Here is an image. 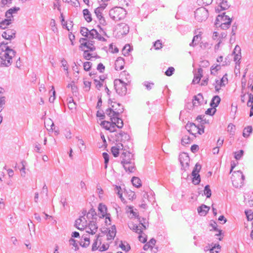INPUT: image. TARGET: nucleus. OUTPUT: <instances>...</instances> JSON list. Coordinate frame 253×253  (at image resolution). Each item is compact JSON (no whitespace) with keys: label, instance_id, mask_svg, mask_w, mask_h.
<instances>
[{"label":"nucleus","instance_id":"1","mask_svg":"<svg viewBox=\"0 0 253 253\" xmlns=\"http://www.w3.org/2000/svg\"><path fill=\"white\" fill-rule=\"evenodd\" d=\"M7 43L0 42V66L8 67L12 62L16 51L6 46Z\"/></svg>","mask_w":253,"mask_h":253},{"label":"nucleus","instance_id":"2","mask_svg":"<svg viewBox=\"0 0 253 253\" xmlns=\"http://www.w3.org/2000/svg\"><path fill=\"white\" fill-rule=\"evenodd\" d=\"M113 108H108L106 110V114L110 117L111 122H114L119 128L123 127L124 123L122 119L119 118L120 114L124 111V109L120 107L117 109L115 105L112 106Z\"/></svg>","mask_w":253,"mask_h":253},{"label":"nucleus","instance_id":"3","mask_svg":"<svg viewBox=\"0 0 253 253\" xmlns=\"http://www.w3.org/2000/svg\"><path fill=\"white\" fill-rule=\"evenodd\" d=\"M109 16L114 21H119L124 19L126 14L124 8L121 7H115L109 11Z\"/></svg>","mask_w":253,"mask_h":253},{"label":"nucleus","instance_id":"4","mask_svg":"<svg viewBox=\"0 0 253 253\" xmlns=\"http://www.w3.org/2000/svg\"><path fill=\"white\" fill-rule=\"evenodd\" d=\"M244 179L245 176L242 171L240 170L234 171L231 176L233 186L235 188L242 187L243 185Z\"/></svg>","mask_w":253,"mask_h":253},{"label":"nucleus","instance_id":"5","mask_svg":"<svg viewBox=\"0 0 253 253\" xmlns=\"http://www.w3.org/2000/svg\"><path fill=\"white\" fill-rule=\"evenodd\" d=\"M126 84L120 79L114 81V87L116 92L120 95H124L126 93Z\"/></svg>","mask_w":253,"mask_h":253},{"label":"nucleus","instance_id":"6","mask_svg":"<svg viewBox=\"0 0 253 253\" xmlns=\"http://www.w3.org/2000/svg\"><path fill=\"white\" fill-rule=\"evenodd\" d=\"M209 12L204 7H200L195 11V19L199 22L205 21L208 17Z\"/></svg>","mask_w":253,"mask_h":253},{"label":"nucleus","instance_id":"7","mask_svg":"<svg viewBox=\"0 0 253 253\" xmlns=\"http://www.w3.org/2000/svg\"><path fill=\"white\" fill-rule=\"evenodd\" d=\"M179 160L181 166V169L186 171L189 167L190 158L187 153H182L179 156Z\"/></svg>","mask_w":253,"mask_h":253},{"label":"nucleus","instance_id":"8","mask_svg":"<svg viewBox=\"0 0 253 253\" xmlns=\"http://www.w3.org/2000/svg\"><path fill=\"white\" fill-rule=\"evenodd\" d=\"M120 158L121 159V164L134 162L133 155L127 151H123V152L121 154Z\"/></svg>","mask_w":253,"mask_h":253},{"label":"nucleus","instance_id":"9","mask_svg":"<svg viewBox=\"0 0 253 253\" xmlns=\"http://www.w3.org/2000/svg\"><path fill=\"white\" fill-rule=\"evenodd\" d=\"M88 32V36L87 37V38L89 40L96 39L100 41H106V39L104 37H102L96 30L92 29L89 30Z\"/></svg>","mask_w":253,"mask_h":253},{"label":"nucleus","instance_id":"10","mask_svg":"<svg viewBox=\"0 0 253 253\" xmlns=\"http://www.w3.org/2000/svg\"><path fill=\"white\" fill-rule=\"evenodd\" d=\"M116 141L117 142H125L126 141L129 140L130 137L129 135L125 132L121 131L119 133L116 134Z\"/></svg>","mask_w":253,"mask_h":253},{"label":"nucleus","instance_id":"11","mask_svg":"<svg viewBox=\"0 0 253 253\" xmlns=\"http://www.w3.org/2000/svg\"><path fill=\"white\" fill-rule=\"evenodd\" d=\"M16 31L13 29H8L2 34V37L6 40H11L15 37Z\"/></svg>","mask_w":253,"mask_h":253},{"label":"nucleus","instance_id":"12","mask_svg":"<svg viewBox=\"0 0 253 253\" xmlns=\"http://www.w3.org/2000/svg\"><path fill=\"white\" fill-rule=\"evenodd\" d=\"M86 220L84 216H82L75 221V226L80 230H84Z\"/></svg>","mask_w":253,"mask_h":253},{"label":"nucleus","instance_id":"13","mask_svg":"<svg viewBox=\"0 0 253 253\" xmlns=\"http://www.w3.org/2000/svg\"><path fill=\"white\" fill-rule=\"evenodd\" d=\"M227 75L225 74L220 80H215V84H213L215 87V89L216 91H218L221 86H224L225 84H224V82L225 81H227V78L225 77Z\"/></svg>","mask_w":253,"mask_h":253},{"label":"nucleus","instance_id":"14","mask_svg":"<svg viewBox=\"0 0 253 253\" xmlns=\"http://www.w3.org/2000/svg\"><path fill=\"white\" fill-rule=\"evenodd\" d=\"M20 8L18 7H14L10 8L5 12V17L6 19H10V21L13 20V14L17 13V11L19 10Z\"/></svg>","mask_w":253,"mask_h":253},{"label":"nucleus","instance_id":"15","mask_svg":"<svg viewBox=\"0 0 253 253\" xmlns=\"http://www.w3.org/2000/svg\"><path fill=\"white\" fill-rule=\"evenodd\" d=\"M227 22V21H230L231 22V19L227 15H225V13H223L221 15H218L216 19L215 25L216 27L218 26V24H219V22Z\"/></svg>","mask_w":253,"mask_h":253},{"label":"nucleus","instance_id":"16","mask_svg":"<svg viewBox=\"0 0 253 253\" xmlns=\"http://www.w3.org/2000/svg\"><path fill=\"white\" fill-rule=\"evenodd\" d=\"M185 128L192 135H195L198 129L197 126L193 123H188L185 126Z\"/></svg>","mask_w":253,"mask_h":253},{"label":"nucleus","instance_id":"17","mask_svg":"<svg viewBox=\"0 0 253 253\" xmlns=\"http://www.w3.org/2000/svg\"><path fill=\"white\" fill-rule=\"evenodd\" d=\"M126 172L132 173L135 169L134 162L126 163L121 164Z\"/></svg>","mask_w":253,"mask_h":253},{"label":"nucleus","instance_id":"18","mask_svg":"<svg viewBox=\"0 0 253 253\" xmlns=\"http://www.w3.org/2000/svg\"><path fill=\"white\" fill-rule=\"evenodd\" d=\"M125 65V61L123 58L121 57H118L115 61V68L117 71L122 70Z\"/></svg>","mask_w":253,"mask_h":253},{"label":"nucleus","instance_id":"19","mask_svg":"<svg viewBox=\"0 0 253 253\" xmlns=\"http://www.w3.org/2000/svg\"><path fill=\"white\" fill-rule=\"evenodd\" d=\"M202 74L203 69L201 68H198L197 72L194 74V77L192 81V83L194 84L199 83L202 77Z\"/></svg>","mask_w":253,"mask_h":253},{"label":"nucleus","instance_id":"20","mask_svg":"<svg viewBox=\"0 0 253 253\" xmlns=\"http://www.w3.org/2000/svg\"><path fill=\"white\" fill-rule=\"evenodd\" d=\"M116 229L115 225L112 226L107 234V240H113L116 236Z\"/></svg>","mask_w":253,"mask_h":253},{"label":"nucleus","instance_id":"21","mask_svg":"<svg viewBox=\"0 0 253 253\" xmlns=\"http://www.w3.org/2000/svg\"><path fill=\"white\" fill-rule=\"evenodd\" d=\"M119 32L121 35H126L129 30V26L126 23H121L119 25Z\"/></svg>","mask_w":253,"mask_h":253},{"label":"nucleus","instance_id":"22","mask_svg":"<svg viewBox=\"0 0 253 253\" xmlns=\"http://www.w3.org/2000/svg\"><path fill=\"white\" fill-rule=\"evenodd\" d=\"M209 210L210 207L204 204L202 205L197 209L198 213L202 216H205Z\"/></svg>","mask_w":253,"mask_h":253},{"label":"nucleus","instance_id":"23","mask_svg":"<svg viewBox=\"0 0 253 253\" xmlns=\"http://www.w3.org/2000/svg\"><path fill=\"white\" fill-rule=\"evenodd\" d=\"M220 101L221 99L219 96H214L210 102V106L213 108H216L220 103Z\"/></svg>","mask_w":253,"mask_h":253},{"label":"nucleus","instance_id":"24","mask_svg":"<svg viewBox=\"0 0 253 253\" xmlns=\"http://www.w3.org/2000/svg\"><path fill=\"white\" fill-rule=\"evenodd\" d=\"M106 6L107 4L106 3H102L100 6L95 8L94 12L97 17L102 16V11L106 8Z\"/></svg>","mask_w":253,"mask_h":253},{"label":"nucleus","instance_id":"25","mask_svg":"<svg viewBox=\"0 0 253 253\" xmlns=\"http://www.w3.org/2000/svg\"><path fill=\"white\" fill-rule=\"evenodd\" d=\"M128 227L131 230L138 234L142 233L143 231L141 227L138 226L136 224H134L133 223H129L128 224Z\"/></svg>","mask_w":253,"mask_h":253},{"label":"nucleus","instance_id":"26","mask_svg":"<svg viewBox=\"0 0 253 253\" xmlns=\"http://www.w3.org/2000/svg\"><path fill=\"white\" fill-rule=\"evenodd\" d=\"M137 219H138L139 222V224L141 225V226L143 227L144 229H146L148 227V221L146 218L137 215Z\"/></svg>","mask_w":253,"mask_h":253},{"label":"nucleus","instance_id":"27","mask_svg":"<svg viewBox=\"0 0 253 253\" xmlns=\"http://www.w3.org/2000/svg\"><path fill=\"white\" fill-rule=\"evenodd\" d=\"M201 32H199V34L196 35L193 38L192 42L190 43V46H194L198 44L201 40Z\"/></svg>","mask_w":253,"mask_h":253},{"label":"nucleus","instance_id":"28","mask_svg":"<svg viewBox=\"0 0 253 253\" xmlns=\"http://www.w3.org/2000/svg\"><path fill=\"white\" fill-rule=\"evenodd\" d=\"M220 10H223L227 9L230 7V4L227 0H217Z\"/></svg>","mask_w":253,"mask_h":253},{"label":"nucleus","instance_id":"29","mask_svg":"<svg viewBox=\"0 0 253 253\" xmlns=\"http://www.w3.org/2000/svg\"><path fill=\"white\" fill-rule=\"evenodd\" d=\"M202 99H203V96L201 93H199L197 95L194 96V99L193 100V105L197 106L200 105Z\"/></svg>","mask_w":253,"mask_h":253},{"label":"nucleus","instance_id":"30","mask_svg":"<svg viewBox=\"0 0 253 253\" xmlns=\"http://www.w3.org/2000/svg\"><path fill=\"white\" fill-rule=\"evenodd\" d=\"M121 147L123 149V146L122 143H120L117 147L113 146L111 148V152L115 157H117L119 156V150Z\"/></svg>","mask_w":253,"mask_h":253},{"label":"nucleus","instance_id":"31","mask_svg":"<svg viewBox=\"0 0 253 253\" xmlns=\"http://www.w3.org/2000/svg\"><path fill=\"white\" fill-rule=\"evenodd\" d=\"M88 228L90 230V234L93 235L96 232L98 227L96 223L93 221H90L88 224Z\"/></svg>","mask_w":253,"mask_h":253},{"label":"nucleus","instance_id":"32","mask_svg":"<svg viewBox=\"0 0 253 253\" xmlns=\"http://www.w3.org/2000/svg\"><path fill=\"white\" fill-rule=\"evenodd\" d=\"M89 238L83 236L82 239L80 242V246L84 248H86L89 246Z\"/></svg>","mask_w":253,"mask_h":253},{"label":"nucleus","instance_id":"33","mask_svg":"<svg viewBox=\"0 0 253 253\" xmlns=\"http://www.w3.org/2000/svg\"><path fill=\"white\" fill-rule=\"evenodd\" d=\"M83 14L84 19L87 22H90L92 20L91 15L87 9L83 10Z\"/></svg>","mask_w":253,"mask_h":253},{"label":"nucleus","instance_id":"34","mask_svg":"<svg viewBox=\"0 0 253 253\" xmlns=\"http://www.w3.org/2000/svg\"><path fill=\"white\" fill-rule=\"evenodd\" d=\"M98 211L100 212L102 217H104L107 213V209L105 205L102 204H99L98 206Z\"/></svg>","mask_w":253,"mask_h":253},{"label":"nucleus","instance_id":"35","mask_svg":"<svg viewBox=\"0 0 253 253\" xmlns=\"http://www.w3.org/2000/svg\"><path fill=\"white\" fill-rule=\"evenodd\" d=\"M99 237L100 236L99 235H98L96 239L94 241V242L93 243V244L92 245V248H91V250L92 251H96L97 250H98L99 247V246H98V241H99V245H100L101 244V242L100 240H99Z\"/></svg>","mask_w":253,"mask_h":253},{"label":"nucleus","instance_id":"36","mask_svg":"<svg viewBox=\"0 0 253 253\" xmlns=\"http://www.w3.org/2000/svg\"><path fill=\"white\" fill-rule=\"evenodd\" d=\"M210 225L212 227L213 230L218 232V234H215V236H219L221 234L222 231L217 228V223L213 220H211Z\"/></svg>","mask_w":253,"mask_h":253},{"label":"nucleus","instance_id":"37","mask_svg":"<svg viewBox=\"0 0 253 253\" xmlns=\"http://www.w3.org/2000/svg\"><path fill=\"white\" fill-rule=\"evenodd\" d=\"M235 51H238L240 54H235L234 57V60L236 62L239 61L241 59V49L239 46L236 45L234 49L233 53L235 54Z\"/></svg>","mask_w":253,"mask_h":253},{"label":"nucleus","instance_id":"38","mask_svg":"<svg viewBox=\"0 0 253 253\" xmlns=\"http://www.w3.org/2000/svg\"><path fill=\"white\" fill-rule=\"evenodd\" d=\"M131 182L133 185L137 188L141 186V180L137 177H133L131 179Z\"/></svg>","mask_w":253,"mask_h":253},{"label":"nucleus","instance_id":"39","mask_svg":"<svg viewBox=\"0 0 253 253\" xmlns=\"http://www.w3.org/2000/svg\"><path fill=\"white\" fill-rule=\"evenodd\" d=\"M10 19H5L0 22V28L4 29L7 26L11 24Z\"/></svg>","mask_w":253,"mask_h":253},{"label":"nucleus","instance_id":"40","mask_svg":"<svg viewBox=\"0 0 253 253\" xmlns=\"http://www.w3.org/2000/svg\"><path fill=\"white\" fill-rule=\"evenodd\" d=\"M252 127L248 126L245 127L243 130V135L244 137H247L250 135V134L252 132Z\"/></svg>","mask_w":253,"mask_h":253},{"label":"nucleus","instance_id":"41","mask_svg":"<svg viewBox=\"0 0 253 253\" xmlns=\"http://www.w3.org/2000/svg\"><path fill=\"white\" fill-rule=\"evenodd\" d=\"M231 25V21H227V22H222L221 23H219V24H218V26L220 27L221 29L223 30H226L228 29Z\"/></svg>","mask_w":253,"mask_h":253},{"label":"nucleus","instance_id":"42","mask_svg":"<svg viewBox=\"0 0 253 253\" xmlns=\"http://www.w3.org/2000/svg\"><path fill=\"white\" fill-rule=\"evenodd\" d=\"M193 176L192 182L195 185L199 184L201 181L200 175L199 174L192 175Z\"/></svg>","mask_w":253,"mask_h":253},{"label":"nucleus","instance_id":"43","mask_svg":"<svg viewBox=\"0 0 253 253\" xmlns=\"http://www.w3.org/2000/svg\"><path fill=\"white\" fill-rule=\"evenodd\" d=\"M191 143L190 137L188 135H185L181 139V144L182 145H185Z\"/></svg>","mask_w":253,"mask_h":253},{"label":"nucleus","instance_id":"44","mask_svg":"<svg viewBox=\"0 0 253 253\" xmlns=\"http://www.w3.org/2000/svg\"><path fill=\"white\" fill-rule=\"evenodd\" d=\"M204 194L207 198H210L211 195V192L209 185H207L204 188Z\"/></svg>","mask_w":253,"mask_h":253},{"label":"nucleus","instance_id":"45","mask_svg":"<svg viewBox=\"0 0 253 253\" xmlns=\"http://www.w3.org/2000/svg\"><path fill=\"white\" fill-rule=\"evenodd\" d=\"M220 248L221 247L219 244H215L214 246L210 249V253H214V252L215 253H218Z\"/></svg>","mask_w":253,"mask_h":253},{"label":"nucleus","instance_id":"46","mask_svg":"<svg viewBox=\"0 0 253 253\" xmlns=\"http://www.w3.org/2000/svg\"><path fill=\"white\" fill-rule=\"evenodd\" d=\"M103 157L104 159V163H105V169H107V165L109 161V156L106 152H103L102 154Z\"/></svg>","mask_w":253,"mask_h":253},{"label":"nucleus","instance_id":"47","mask_svg":"<svg viewBox=\"0 0 253 253\" xmlns=\"http://www.w3.org/2000/svg\"><path fill=\"white\" fill-rule=\"evenodd\" d=\"M245 212L248 220H252L253 219V212L252 210L245 211Z\"/></svg>","mask_w":253,"mask_h":253},{"label":"nucleus","instance_id":"48","mask_svg":"<svg viewBox=\"0 0 253 253\" xmlns=\"http://www.w3.org/2000/svg\"><path fill=\"white\" fill-rule=\"evenodd\" d=\"M109 103L111 105V107L110 108H113L112 106L115 105L117 109H120V107L124 109L123 106L120 103L114 102L111 99H109Z\"/></svg>","mask_w":253,"mask_h":253},{"label":"nucleus","instance_id":"49","mask_svg":"<svg viewBox=\"0 0 253 253\" xmlns=\"http://www.w3.org/2000/svg\"><path fill=\"white\" fill-rule=\"evenodd\" d=\"M89 30L86 27H82L80 33L84 37L87 38L88 36Z\"/></svg>","mask_w":253,"mask_h":253},{"label":"nucleus","instance_id":"50","mask_svg":"<svg viewBox=\"0 0 253 253\" xmlns=\"http://www.w3.org/2000/svg\"><path fill=\"white\" fill-rule=\"evenodd\" d=\"M119 246L122 249V250L126 252H128L130 249V247L128 244H126V245L122 242H121V243L120 244Z\"/></svg>","mask_w":253,"mask_h":253},{"label":"nucleus","instance_id":"51","mask_svg":"<svg viewBox=\"0 0 253 253\" xmlns=\"http://www.w3.org/2000/svg\"><path fill=\"white\" fill-rule=\"evenodd\" d=\"M201 169V166L198 163L195 165V168L192 172V175L195 174H199V172Z\"/></svg>","mask_w":253,"mask_h":253},{"label":"nucleus","instance_id":"52","mask_svg":"<svg viewBox=\"0 0 253 253\" xmlns=\"http://www.w3.org/2000/svg\"><path fill=\"white\" fill-rule=\"evenodd\" d=\"M244 153V152L243 150H241L238 152H235L234 158L237 160H240L243 156Z\"/></svg>","mask_w":253,"mask_h":253},{"label":"nucleus","instance_id":"53","mask_svg":"<svg viewBox=\"0 0 253 253\" xmlns=\"http://www.w3.org/2000/svg\"><path fill=\"white\" fill-rule=\"evenodd\" d=\"M235 130V126L230 123L228 125L227 127V131L230 133V134H233Z\"/></svg>","mask_w":253,"mask_h":253},{"label":"nucleus","instance_id":"54","mask_svg":"<svg viewBox=\"0 0 253 253\" xmlns=\"http://www.w3.org/2000/svg\"><path fill=\"white\" fill-rule=\"evenodd\" d=\"M69 244L70 245H72L75 247V251H77L79 250V247L76 242V240L73 238H71L69 241Z\"/></svg>","mask_w":253,"mask_h":253},{"label":"nucleus","instance_id":"55","mask_svg":"<svg viewBox=\"0 0 253 253\" xmlns=\"http://www.w3.org/2000/svg\"><path fill=\"white\" fill-rule=\"evenodd\" d=\"M174 68L173 67H169V68L165 72V75L167 76H171L174 72Z\"/></svg>","mask_w":253,"mask_h":253},{"label":"nucleus","instance_id":"56","mask_svg":"<svg viewBox=\"0 0 253 253\" xmlns=\"http://www.w3.org/2000/svg\"><path fill=\"white\" fill-rule=\"evenodd\" d=\"M216 111V109L215 108H213L212 107V108L208 109L206 111L205 113L207 115L212 116L215 114Z\"/></svg>","mask_w":253,"mask_h":253},{"label":"nucleus","instance_id":"57","mask_svg":"<svg viewBox=\"0 0 253 253\" xmlns=\"http://www.w3.org/2000/svg\"><path fill=\"white\" fill-rule=\"evenodd\" d=\"M220 69V66L219 65H216L215 66H214V65L212 66L211 68V74L215 75V73H214V71H215V72H217V71H218Z\"/></svg>","mask_w":253,"mask_h":253},{"label":"nucleus","instance_id":"58","mask_svg":"<svg viewBox=\"0 0 253 253\" xmlns=\"http://www.w3.org/2000/svg\"><path fill=\"white\" fill-rule=\"evenodd\" d=\"M92 63L90 62H85L84 63V69L85 71H89L91 67Z\"/></svg>","mask_w":253,"mask_h":253},{"label":"nucleus","instance_id":"59","mask_svg":"<svg viewBox=\"0 0 253 253\" xmlns=\"http://www.w3.org/2000/svg\"><path fill=\"white\" fill-rule=\"evenodd\" d=\"M51 90L53 91L52 95H51L50 97L49 98V101L51 103H52L54 102L55 99V91L54 90L53 86H52V88Z\"/></svg>","mask_w":253,"mask_h":253},{"label":"nucleus","instance_id":"60","mask_svg":"<svg viewBox=\"0 0 253 253\" xmlns=\"http://www.w3.org/2000/svg\"><path fill=\"white\" fill-rule=\"evenodd\" d=\"M89 51V50H84V55H83L84 57L87 60H90L91 59V58L92 57L91 54L90 53H89L88 52Z\"/></svg>","mask_w":253,"mask_h":253},{"label":"nucleus","instance_id":"61","mask_svg":"<svg viewBox=\"0 0 253 253\" xmlns=\"http://www.w3.org/2000/svg\"><path fill=\"white\" fill-rule=\"evenodd\" d=\"M143 84L144 86H145L147 89L149 90L152 89L153 86L154 85V83L146 81L144 82Z\"/></svg>","mask_w":253,"mask_h":253},{"label":"nucleus","instance_id":"62","mask_svg":"<svg viewBox=\"0 0 253 253\" xmlns=\"http://www.w3.org/2000/svg\"><path fill=\"white\" fill-rule=\"evenodd\" d=\"M94 84L95 85L96 87L98 89H100V88L102 86L103 84L100 82V80H98L97 79L94 80Z\"/></svg>","mask_w":253,"mask_h":253},{"label":"nucleus","instance_id":"63","mask_svg":"<svg viewBox=\"0 0 253 253\" xmlns=\"http://www.w3.org/2000/svg\"><path fill=\"white\" fill-rule=\"evenodd\" d=\"M101 125L103 126V127L107 130H109V127H110V126L111 125V122H108V121H103L101 123Z\"/></svg>","mask_w":253,"mask_h":253},{"label":"nucleus","instance_id":"64","mask_svg":"<svg viewBox=\"0 0 253 253\" xmlns=\"http://www.w3.org/2000/svg\"><path fill=\"white\" fill-rule=\"evenodd\" d=\"M109 245L108 244H103L102 246L99 247V251L100 252H103L106 251L109 248Z\"/></svg>","mask_w":253,"mask_h":253}]
</instances>
